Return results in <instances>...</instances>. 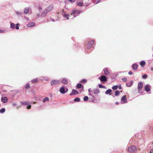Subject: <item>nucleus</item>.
Masks as SVG:
<instances>
[{"label": "nucleus", "instance_id": "14", "mask_svg": "<svg viewBox=\"0 0 153 153\" xmlns=\"http://www.w3.org/2000/svg\"><path fill=\"white\" fill-rule=\"evenodd\" d=\"M138 67V65L136 63L134 64L132 66L133 69L135 70H136L137 69Z\"/></svg>", "mask_w": 153, "mask_h": 153}, {"label": "nucleus", "instance_id": "15", "mask_svg": "<svg viewBox=\"0 0 153 153\" xmlns=\"http://www.w3.org/2000/svg\"><path fill=\"white\" fill-rule=\"evenodd\" d=\"M133 82L132 81H131L130 83L129 82H126V86L127 87H131L133 85Z\"/></svg>", "mask_w": 153, "mask_h": 153}, {"label": "nucleus", "instance_id": "34", "mask_svg": "<svg viewBox=\"0 0 153 153\" xmlns=\"http://www.w3.org/2000/svg\"><path fill=\"white\" fill-rule=\"evenodd\" d=\"M5 109L4 108H2L0 110V113H3L5 111Z\"/></svg>", "mask_w": 153, "mask_h": 153}, {"label": "nucleus", "instance_id": "28", "mask_svg": "<svg viewBox=\"0 0 153 153\" xmlns=\"http://www.w3.org/2000/svg\"><path fill=\"white\" fill-rule=\"evenodd\" d=\"M64 16L65 17L67 18V19H68L69 17L70 16V15L69 14H67L66 13H65L64 14Z\"/></svg>", "mask_w": 153, "mask_h": 153}, {"label": "nucleus", "instance_id": "23", "mask_svg": "<svg viewBox=\"0 0 153 153\" xmlns=\"http://www.w3.org/2000/svg\"><path fill=\"white\" fill-rule=\"evenodd\" d=\"M84 86L83 85H82L80 83H78L76 85V88H82V89H83Z\"/></svg>", "mask_w": 153, "mask_h": 153}, {"label": "nucleus", "instance_id": "39", "mask_svg": "<svg viewBox=\"0 0 153 153\" xmlns=\"http://www.w3.org/2000/svg\"><path fill=\"white\" fill-rule=\"evenodd\" d=\"M77 5L80 7H81L82 6V3L79 2L77 3Z\"/></svg>", "mask_w": 153, "mask_h": 153}, {"label": "nucleus", "instance_id": "37", "mask_svg": "<svg viewBox=\"0 0 153 153\" xmlns=\"http://www.w3.org/2000/svg\"><path fill=\"white\" fill-rule=\"evenodd\" d=\"M99 87L100 88H106V87L105 86H104L103 85H99Z\"/></svg>", "mask_w": 153, "mask_h": 153}, {"label": "nucleus", "instance_id": "61", "mask_svg": "<svg viewBox=\"0 0 153 153\" xmlns=\"http://www.w3.org/2000/svg\"><path fill=\"white\" fill-rule=\"evenodd\" d=\"M46 81H47V79H46Z\"/></svg>", "mask_w": 153, "mask_h": 153}, {"label": "nucleus", "instance_id": "32", "mask_svg": "<svg viewBox=\"0 0 153 153\" xmlns=\"http://www.w3.org/2000/svg\"><path fill=\"white\" fill-rule=\"evenodd\" d=\"M88 97L87 96H85L83 98L84 101L85 102H86L88 101Z\"/></svg>", "mask_w": 153, "mask_h": 153}, {"label": "nucleus", "instance_id": "45", "mask_svg": "<svg viewBox=\"0 0 153 153\" xmlns=\"http://www.w3.org/2000/svg\"><path fill=\"white\" fill-rule=\"evenodd\" d=\"M50 20L51 21H52V22H54L55 21H54V20L53 19V18H50Z\"/></svg>", "mask_w": 153, "mask_h": 153}, {"label": "nucleus", "instance_id": "52", "mask_svg": "<svg viewBox=\"0 0 153 153\" xmlns=\"http://www.w3.org/2000/svg\"><path fill=\"white\" fill-rule=\"evenodd\" d=\"M27 20H28V17H26L25 18Z\"/></svg>", "mask_w": 153, "mask_h": 153}, {"label": "nucleus", "instance_id": "6", "mask_svg": "<svg viewBox=\"0 0 153 153\" xmlns=\"http://www.w3.org/2000/svg\"><path fill=\"white\" fill-rule=\"evenodd\" d=\"M101 82H105L107 80L106 77L104 75H102L98 78Z\"/></svg>", "mask_w": 153, "mask_h": 153}, {"label": "nucleus", "instance_id": "25", "mask_svg": "<svg viewBox=\"0 0 153 153\" xmlns=\"http://www.w3.org/2000/svg\"><path fill=\"white\" fill-rule=\"evenodd\" d=\"M112 91V90L111 89H108L106 91H105V94H110Z\"/></svg>", "mask_w": 153, "mask_h": 153}, {"label": "nucleus", "instance_id": "8", "mask_svg": "<svg viewBox=\"0 0 153 153\" xmlns=\"http://www.w3.org/2000/svg\"><path fill=\"white\" fill-rule=\"evenodd\" d=\"M103 71L104 72V74L106 75H109L110 74L108 68H105L103 69Z\"/></svg>", "mask_w": 153, "mask_h": 153}, {"label": "nucleus", "instance_id": "3", "mask_svg": "<svg viewBox=\"0 0 153 153\" xmlns=\"http://www.w3.org/2000/svg\"><path fill=\"white\" fill-rule=\"evenodd\" d=\"M137 150L136 147L134 146H131L129 147L128 148V150L130 152H134Z\"/></svg>", "mask_w": 153, "mask_h": 153}, {"label": "nucleus", "instance_id": "36", "mask_svg": "<svg viewBox=\"0 0 153 153\" xmlns=\"http://www.w3.org/2000/svg\"><path fill=\"white\" fill-rule=\"evenodd\" d=\"M118 88L117 85H115L112 87V89L114 90H116Z\"/></svg>", "mask_w": 153, "mask_h": 153}, {"label": "nucleus", "instance_id": "43", "mask_svg": "<svg viewBox=\"0 0 153 153\" xmlns=\"http://www.w3.org/2000/svg\"><path fill=\"white\" fill-rule=\"evenodd\" d=\"M128 74L131 75L133 74V72L131 71H129L128 73Z\"/></svg>", "mask_w": 153, "mask_h": 153}, {"label": "nucleus", "instance_id": "19", "mask_svg": "<svg viewBox=\"0 0 153 153\" xmlns=\"http://www.w3.org/2000/svg\"><path fill=\"white\" fill-rule=\"evenodd\" d=\"M48 13L44 9L42 13L41 14V17H44Z\"/></svg>", "mask_w": 153, "mask_h": 153}, {"label": "nucleus", "instance_id": "26", "mask_svg": "<svg viewBox=\"0 0 153 153\" xmlns=\"http://www.w3.org/2000/svg\"><path fill=\"white\" fill-rule=\"evenodd\" d=\"M15 13L18 15H21L23 14V13L21 11H16Z\"/></svg>", "mask_w": 153, "mask_h": 153}, {"label": "nucleus", "instance_id": "42", "mask_svg": "<svg viewBox=\"0 0 153 153\" xmlns=\"http://www.w3.org/2000/svg\"><path fill=\"white\" fill-rule=\"evenodd\" d=\"M86 80L85 79H82L81 81V82L82 83H84L86 82Z\"/></svg>", "mask_w": 153, "mask_h": 153}, {"label": "nucleus", "instance_id": "31", "mask_svg": "<svg viewBox=\"0 0 153 153\" xmlns=\"http://www.w3.org/2000/svg\"><path fill=\"white\" fill-rule=\"evenodd\" d=\"M15 27V25L13 23H11L10 24V28L12 29L14 28Z\"/></svg>", "mask_w": 153, "mask_h": 153}, {"label": "nucleus", "instance_id": "48", "mask_svg": "<svg viewBox=\"0 0 153 153\" xmlns=\"http://www.w3.org/2000/svg\"><path fill=\"white\" fill-rule=\"evenodd\" d=\"M150 153H153V149H152L150 151Z\"/></svg>", "mask_w": 153, "mask_h": 153}, {"label": "nucleus", "instance_id": "47", "mask_svg": "<svg viewBox=\"0 0 153 153\" xmlns=\"http://www.w3.org/2000/svg\"><path fill=\"white\" fill-rule=\"evenodd\" d=\"M69 2H74L75 0H68Z\"/></svg>", "mask_w": 153, "mask_h": 153}, {"label": "nucleus", "instance_id": "10", "mask_svg": "<svg viewBox=\"0 0 153 153\" xmlns=\"http://www.w3.org/2000/svg\"><path fill=\"white\" fill-rule=\"evenodd\" d=\"M121 101H122L123 103H125L127 102L126 95L123 96L121 99Z\"/></svg>", "mask_w": 153, "mask_h": 153}, {"label": "nucleus", "instance_id": "41", "mask_svg": "<svg viewBox=\"0 0 153 153\" xmlns=\"http://www.w3.org/2000/svg\"><path fill=\"white\" fill-rule=\"evenodd\" d=\"M19 24H17L16 25V26L15 27V28L17 30L19 29Z\"/></svg>", "mask_w": 153, "mask_h": 153}, {"label": "nucleus", "instance_id": "33", "mask_svg": "<svg viewBox=\"0 0 153 153\" xmlns=\"http://www.w3.org/2000/svg\"><path fill=\"white\" fill-rule=\"evenodd\" d=\"M30 85H29V83H27L26 84V86H25V88L26 89H29L30 88Z\"/></svg>", "mask_w": 153, "mask_h": 153}, {"label": "nucleus", "instance_id": "63", "mask_svg": "<svg viewBox=\"0 0 153 153\" xmlns=\"http://www.w3.org/2000/svg\"><path fill=\"white\" fill-rule=\"evenodd\" d=\"M152 56L153 57V55H152Z\"/></svg>", "mask_w": 153, "mask_h": 153}, {"label": "nucleus", "instance_id": "58", "mask_svg": "<svg viewBox=\"0 0 153 153\" xmlns=\"http://www.w3.org/2000/svg\"><path fill=\"white\" fill-rule=\"evenodd\" d=\"M39 16H40V15H39V14H37V16H39Z\"/></svg>", "mask_w": 153, "mask_h": 153}, {"label": "nucleus", "instance_id": "27", "mask_svg": "<svg viewBox=\"0 0 153 153\" xmlns=\"http://www.w3.org/2000/svg\"><path fill=\"white\" fill-rule=\"evenodd\" d=\"M38 81V79L36 78L34 79H33L31 81V82L32 83H36Z\"/></svg>", "mask_w": 153, "mask_h": 153}, {"label": "nucleus", "instance_id": "12", "mask_svg": "<svg viewBox=\"0 0 153 153\" xmlns=\"http://www.w3.org/2000/svg\"><path fill=\"white\" fill-rule=\"evenodd\" d=\"M35 24L33 22H30L28 23L27 25L28 27H31L35 26Z\"/></svg>", "mask_w": 153, "mask_h": 153}, {"label": "nucleus", "instance_id": "2", "mask_svg": "<svg viewBox=\"0 0 153 153\" xmlns=\"http://www.w3.org/2000/svg\"><path fill=\"white\" fill-rule=\"evenodd\" d=\"M82 12L81 11H77V10H73L72 11V13L71 15H73L74 17L79 15L80 13Z\"/></svg>", "mask_w": 153, "mask_h": 153}, {"label": "nucleus", "instance_id": "56", "mask_svg": "<svg viewBox=\"0 0 153 153\" xmlns=\"http://www.w3.org/2000/svg\"><path fill=\"white\" fill-rule=\"evenodd\" d=\"M33 102V104H36V102Z\"/></svg>", "mask_w": 153, "mask_h": 153}, {"label": "nucleus", "instance_id": "17", "mask_svg": "<svg viewBox=\"0 0 153 153\" xmlns=\"http://www.w3.org/2000/svg\"><path fill=\"white\" fill-rule=\"evenodd\" d=\"M93 92L95 94H97L100 92V90L99 88H97L93 90Z\"/></svg>", "mask_w": 153, "mask_h": 153}, {"label": "nucleus", "instance_id": "1", "mask_svg": "<svg viewBox=\"0 0 153 153\" xmlns=\"http://www.w3.org/2000/svg\"><path fill=\"white\" fill-rule=\"evenodd\" d=\"M143 84L142 82H139L137 86L138 92L141 94H142L144 92L141 90L143 87Z\"/></svg>", "mask_w": 153, "mask_h": 153}, {"label": "nucleus", "instance_id": "44", "mask_svg": "<svg viewBox=\"0 0 153 153\" xmlns=\"http://www.w3.org/2000/svg\"><path fill=\"white\" fill-rule=\"evenodd\" d=\"M118 88L119 89H122V88L120 84L119 85V86H118Z\"/></svg>", "mask_w": 153, "mask_h": 153}, {"label": "nucleus", "instance_id": "57", "mask_svg": "<svg viewBox=\"0 0 153 153\" xmlns=\"http://www.w3.org/2000/svg\"><path fill=\"white\" fill-rule=\"evenodd\" d=\"M115 104H118V102H116Z\"/></svg>", "mask_w": 153, "mask_h": 153}, {"label": "nucleus", "instance_id": "60", "mask_svg": "<svg viewBox=\"0 0 153 153\" xmlns=\"http://www.w3.org/2000/svg\"><path fill=\"white\" fill-rule=\"evenodd\" d=\"M16 105V104H13V105Z\"/></svg>", "mask_w": 153, "mask_h": 153}, {"label": "nucleus", "instance_id": "16", "mask_svg": "<svg viewBox=\"0 0 153 153\" xmlns=\"http://www.w3.org/2000/svg\"><path fill=\"white\" fill-rule=\"evenodd\" d=\"M59 91L62 94H64L65 93V89L64 87H61L59 89Z\"/></svg>", "mask_w": 153, "mask_h": 153}, {"label": "nucleus", "instance_id": "30", "mask_svg": "<svg viewBox=\"0 0 153 153\" xmlns=\"http://www.w3.org/2000/svg\"><path fill=\"white\" fill-rule=\"evenodd\" d=\"M74 101L75 102H79L80 101V99L79 98H76L74 99Z\"/></svg>", "mask_w": 153, "mask_h": 153}, {"label": "nucleus", "instance_id": "7", "mask_svg": "<svg viewBox=\"0 0 153 153\" xmlns=\"http://www.w3.org/2000/svg\"><path fill=\"white\" fill-rule=\"evenodd\" d=\"M53 8V5H51L46 8L45 10L48 13Z\"/></svg>", "mask_w": 153, "mask_h": 153}, {"label": "nucleus", "instance_id": "29", "mask_svg": "<svg viewBox=\"0 0 153 153\" xmlns=\"http://www.w3.org/2000/svg\"><path fill=\"white\" fill-rule=\"evenodd\" d=\"M7 32V30L0 29V33H4Z\"/></svg>", "mask_w": 153, "mask_h": 153}, {"label": "nucleus", "instance_id": "11", "mask_svg": "<svg viewBox=\"0 0 153 153\" xmlns=\"http://www.w3.org/2000/svg\"><path fill=\"white\" fill-rule=\"evenodd\" d=\"M79 94L78 91L76 90L73 89L72 90V92L70 94V95H72L77 94Z\"/></svg>", "mask_w": 153, "mask_h": 153}, {"label": "nucleus", "instance_id": "62", "mask_svg": "<svg viewBox=\"0 0 153 153\" xmlns=\"http://www.w3.org/2000/svg\"><path fill=\"white\" fill-rule=\"evenodd\" d=\"M152 130H153V129H152Z\"/></svg>", "mask_w": 153, "mask_h": 153}, {"label": "nucleus", "instance_id": "20", "mask_svg": "<svg viewBox=\"0 0 153 153\" xmlns=\"http://www.w3.org/2000/svg\"><path fill=\"white\" fill-rule=\"evenodd\" d=\"M29 10V8L28 7L25 8L24 10V13L25 14H27L28 13Z\"/></svg>", "mask_w": 153, "mask_h": 153}, {"label": "nucleus", "instance_id": "46", "mask_svg": "<svg viewBox=\"0 0 153 153\" xmlns=\"http://www.w3.org/2000/svg\"><path fill=\"white\" fill-rule=\"evenodd\" d=\"M88 91L89 93H90L92 91L91 90V88H89L88 89Z\"/></svg>", "mask_w": 153, "mask_h": 153}, {"label": "nucleus", "instance_id": "4", "mask_svg": "<svg viewBox=\"0 0 153 153\" xmlns=\"http://www.w3.org/2000/svg\"><path fill=\"white\" fill-rule=\"evenodd\" d=\"M21 103L22 105H27V109H30L31 108V105L30 104V102L28 101L22 102H21Z\"/></svg>", "mask_w": 153, "mask_h": 153}, {"label": "nucleus", "instance_id": "59", "mask_svg": "<svg viewBox=\"0 0 153 153\" xmlns=\"http://www.w3.org/2000/svg\"><path fill=\"white\" fill-rule=\"evenodd\" d=\"M89 95H91L92 96V97H93V96H92V95H91V94H89Z\"/></svg>", "mask_w": 153, "mask_h": 153}, {"label": "nucleus", "instance_id": "24", "mask_svg": "<svg viewBox=\"0 0 153 153\" xmlns=\"http://www.w3.org/2000/svg\"><path fill=\"white\" fill-rule=\"evenodd\" d=\"M49 100V98L47 97H46L43 100V102L44 103L46 102H48Z\"/></svg>", "mask_w": 153, "mask_h": 153}, {"label": "nucleus", "instance_id": "38", "mask_svg": "<svg viewBox=\"0 0 153 153\" xmlns=\"http://www.w3.org/2000/svg\"><path fill=\"white\" fill-rule=\"evenodd\" d=\"M147 77V76L146 74H144L142 76V78L143 79H146Z\"/></svg>", "mask_w": 153, "mask_h": 153}, {"label": "nucleus", "instance_id": "49", "mask_svg": "<svg viewBox=\"0 0 153 153\" xmlns=\"http://www.w3.org/2000/svg\"><path fill=\"white\" fill-rule=\"evenodd\" d=\"M41 79L42 81H43L45 80L44 78V77L42 78Z\"/></svg>", "mask_w": 153, "mask_h": 153}, {"label": "nucleus", "instance_id": "9", "mask_svg": "<svg viewBox=\"0 0 153 153\" xmlns=\"http://www.w3.org/2000/svg\"><path fill=\"white\" fill-rule=\"evenodd\" d=\"M94 43V40H92L89 42L87 46V48L88 49L90 48L91 47H92Z\"/></svg>", "mask_w": 153, "mask_h": 153}, {"label": "nucleus", "instance_id": "40", "mask_svg": "<svg viewBox=\"0 0 153 153\" xmlns=\"http://www.w3.org/2000/svg\"><path fill=\"white\" fill-rule=\"evenodd\" d=\"M122 80L123 81L125 82L127 81V79L126 77H125L122 78Z\"/></svg>", "mask_w": 153, "mask_h": 153}, {"label": "nucleus", "instance_id": "22", "mask_svg": "<svg viewBox=\"0 0 153 153\" xmlns=\"http://www.w3.org/2000/svg\"><path fill=\"white\" fill-rule=\"evenodd\" d=\"M146 64V62L144 61H142L140 62V64L142 68H143Z\"/></svg>", "mask_w": 153, "mask_h": 153}, {"label": "nucleus", "instance_id": "53", "mask_svg": "<svg viewBox=\"0 0 153 153\" xmlns=\"http://www.w3.org/2000/svg\"><path fill=\"white\" fill-rule=\"evenodd\" d=\"M153 143H150L149 144V146L150 145H152V144Z\"/></svg>", "mask_w": 153, "mask_h": 153}, {"label": "nucleus", "instance_id": "54", "mask_svg": "<svg viewBox=\"0 0 153 153\" xmlns=\"http://www.w3.org/2000/svg\"><path fill=\"white\" fill-rule=\"evenodd\" d=\"M68 89L67 88L66 89V91H65V93L67 92L68 91Z\"/></svg>", "mask_w": 153, "mask_h": 153}, {"label": "nucleus", "instance_id": "50", "mask_svg": "<svg viewBox=\"0 0 153 153\" xmlns=\"http://www.w3.org/2000/svg\"><path fill=\"white\" fill-rule=\"evenodd\" d=\"M39 9L40 10H42V8L41 7H39Z\"/></svg>", "mask_w": 153, "mask_h": 153}, {"label": "nucleus", "instance_id": "55", "mask_svg": "<svg viewBox=\"0 0 153 153\" xmlns=\"http://www.w3.org/2000/svg\"><path fill=\"white\" fill-rule=\"evenodd\" d=\"M151 70L152 71H153V67H152V68H151Z\"/></svg>", "mask_w": 153, "mask_h": 153}, {"label": "nucleus", "instance_id": "5", "mask_svg": "<svg viewBox=\"0 0 153 153\" xmlns=\"http://www.w3.org/2000/svg\"><path fill=\"white\" fill-rule=\"evenodd\" d=\"M60 83L59 80H53L51 82V85L52 86L58 84Z\"/></svg>", "mask_w": 153, "mask_h": 153}, {"label": "nucleus", "instance_id": "21", "mask_svg": "<svg viewBox=\"0 0 153 153\" xmlns=\"http://www.w3.org/2000/svg\"><path fill=\"white\" fill-rule=\"evenodd\" d=\"M62 82L64 84H67L68 82L67 79L66 78L63 79L62 80Z\"/></svg>", "mask_w": 153, "mask_h": 153}, {"label": "nucleus", "instance_id": "13", "mask_svg": "<svg viewBox=\"0 0 153 153\" xmlns=\"http://www.w3.org/2000/svg\"><path fill=\"white\" fill-rule=\"evenodd\" d=\"M150 85L149 84H147L145 87V91L148 92L150 90Z\"/></svg>", "mask_w": 153, "mask_h": 153}, {"label": "nucleus", "instance_id": "35", "mask_svg": "<svg viewBox=\"0 0 153 153\" xmlns=\"http://www.w3.org/2000/svg\"><path fill=\"white\" fill-rule=\"evenodd\" d=\"M120 91H119L117 90L115 91V95L116 96H117L120 94Z\"/></svg>", "mask_w": 153, "mask_h": 153}, {"label": "nucleus", "instance_id": "51", "mask_svg": "<svg viewBox=\"0 0 153 153\" xmlns=\"http://www.w3.org/2000/svg\"><path fill=\"white\" fill-rule=\"evenodd\" d=\"M100 0H98V1H97V2L96 4H97V3H98L100 1Z\"/></svg>", "mask_w": 153, "mask_h": 153}, {"label": "nucleus", "instance_id": "18", "mask_svg": "<svg viewBox=\"0 0 153 153\" xmlns=\"http://www.w3.org/2000/svg\"><path fill=\"white\" fill-rule=\"evenodd\" d=\"M1 101L4 103H6L7 102V98L6 97H2L1 99Z\"/></svg>", "mask_w": 153, "mask_h": 153}]
</instances>
